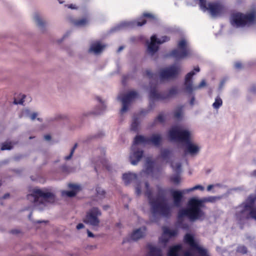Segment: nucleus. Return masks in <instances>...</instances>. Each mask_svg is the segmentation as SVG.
I'll return each mask as SVG.
<instances>
[{
  "label": "nucleus",
  "instance_id": "nucleus-24",
  "mask_svg": "<svg viewBox=\"0 0 256 256\" xmlns=\"http://www.w3.org/2000/svg\"><path fill=\"white\" fill-rule=\"evenodd\" d=\"M147 248L150 250L148 256H162V250L160 248L154 246L150 244L147 245Z\"/></svg>",
  "mask_w": 256,
  "mask_h": 256
},
{
  "label": "nucleus",
  "instance_id": "nucleus-2",
  "mask_svg": "<svg viewBox=\"0 0 256 256\" xmlns=\"http://www.w3.org/2000/svg\"><path fill=\"white\" fill-rule=\"evenodd\" d=\"M144 184L146 189L145 192V195L148 199L152 214L154 216L160 214L166 218L170 217L171 215V210L164 198V190L160 188L158 190V195L162 196V200H160L158 198H154L152 197V190L150 188L148 182H146Z\"/></svg>",
  "mask_w": 256,
  "mask_h": 256
},
{
  "label": "nucleus",
  "instance_id": "nucleus-41",
  "mask_svg": "<svg viewBox=\"0 0 256 256\" xmlns=\"http://www.w3.org/2000/svg\"><path fill=\"white\" fill-rule=\"evenodd\" d=\"M170 40V38L168 36H162L160 38V39H158L157 44H162L164 42H168Z\"/></svg>",
  "mask_w": 256,
  "mask_h": 256
},
{
  "label": "nucleus",
  "instance_id": "nucleus-16",
  "mask_svg": "<svg viewBox=\"0 0 256 256\" xmlns=\"http://www.w3.org/2000/svg\"><path fill=\"white\" fill-rule=\"evenodd\" d=\"M133 144L132 146V152L131 153L130 156V163L132 165H136L138 162L144 156V151L139 148L136 149Z\"/></svg>",
  "mask_w": 256,
  "mask_h": 256
},
{
  "label": "nucleus",
  "instance_id": "nucleus-3",
  "mask_svg": "<svg viewBox=\"0 0 256 256\" xmlns=\"http://www.w3.org/2000/svg\"><path fill=\"white\" fill-rule=\"evenodd\" d=\"M256 20V16L254 12L248 14L237 12L232 15L231 23L236 27H244L254 24Z\"/></svg>",
  "mask_w": 256,
  "mask_h": 256
},
{
  "label": "nucleus",
  "instance_id": "nucleus-45",
  "mask_svg": "<svg viewBox=\"0 0 256 256\" xmlns=\"http://www.w3.org/2000/svg\"><path fill=\"white\" fill-rule=\"evenodd\" d=\"M26 96L24 94L22 95V98L20 100H17L16 99H14V104H22L24 102V98H26Z\"/></svg>",
  "mask_w": 256,
  "mask_h": 256
},
{
  "label": "nucleus",
  "instance_id": "nucleus-23",
  "mask_svg": "<svg viewBox=\"0 0 256 256\" xmlns=\"http://www.w3.org/2000/svg\"><path fill=\"white\" fill-rule=\"evenodd\" d=\"M186 150L185 152H188L190 154H196L199 151V148L196 145L192 143L191 140L186 144Z\"/></svg>",
  "mask_w": 256,
  "mask_h": 256
},
{
  "label": "nucleus",
  "instance_id": "nucleus-22",
  "mask_svg": "<svg viewBox=\"0 0 256 256\" xmlns=\"http://www.w3.org/2000/svg\"><path fill=\"white\" fill-rule=\"evenodd\" d=\"M145 230V227H144L142 229L140 228L134 230L130 236V238L132 240H136L140 238H143L144 235Z\"/></svg>",
  "mask_w": 256,
  "mask_h": 256
},
{
  "label": "nucleus",
  "instance_id": "nucleus-28",
  "mask_svg": "<svg viewBox=\"0 0 256 256\" xmlns=\"http://www.w3.org/2000/svg\"><path fill=\"white\" fill-rule=\"evenodd\" d=\"M104 48V46L101 45L99 42L93 44L91 46L89 50V52H94L96 54H98V53L102 51Z\"/></svg>",
  "mask_w": 256,
  "mask_h": 256
},
{
  "label": "nucleus",
  "instance_id": "nucleus-27",
  "mask_svg": "<svg viewBox=\"0 0 256 256\" xmlns=\"http://www.w3.org/2000/svg\"><path fill=\"white\" fill-rule=\"evenodd\" d=\"M102 166V168H106L108 170H110V166L108 164V161L106 159H102L100 162H97L94 166L96 172L98 171V168Z\"/></svg>",
  "mask_w": 256,
  "mask_h": 256
},
{
  "label": "nucleus",
  "instance_id": "nucleus-25",
  "mask_svg": "<svg viewBox=\"0 0 256 256\" xmlns=\"http://www.w3.org/2000/svg\"><path fill=\"white\" fill-rule=\"evenodd\" d=\"M182 250L181 244H176L170 247L168 251V256H180L179 252Z\"/></svg>",
  "mask_w": 256,
  "mask_h": 256
},
{
  "label": "nucleus",
  "instance_id": "nucleus-1",
  "mask_svg": "<svg viewBox=\"0 0 256 256\" xmlns=\"http://www.w3.org/2000/svg\"><path fill=\"white\" fill-rule=\"evenodd\" d=\"M220 198V196H210L201 199L192 198L188 201L187 208H182L178 210V218L180 220L186 217L192 222L202 220L205 216V212L202 209L205 207L204 204L214 203Z\"/></svg>",
  "mask_w": 256,
  "mask_h": 256
},
{
  "label": "nucleus",
  "instance_id": "nucleus-44",
  "mask_svg": "<svg viewBox=\"0 0 256 256\" xmlns=\"http://www.w3.org/2000/svg\"><path fill=\"white\" fill-rule=\"evenodd\" d=\"M206 86V82L204 80H202V82L200 83V84L196 86H194V90L200 89Z\"/></svg>",
  "mask_w": 256,
  "mask_h": 256
},
{
  "label": "nucleus",
  "instance_id": "nucleus-34",
  "mask_svg": "<svg viewBox=\"0 0 256 256\" xmlns=\"http://www.w3.org/2000/svg\"><path fill=\"white\" fill-rule=\"evenodd\" d=\"M154 168V162L151 160H147L146 172L150 174L152 172Z\"/></svg>",
  "mask_w": 256,
  "mask_h": 256
},
{
  "label": "nucleus",
  "instance_id": "nucleus-15",
  "mask_svg": "<svg viewBox=\"0 0 256 256\" xmlns=\"http://www.w3.org/2000/svg\"><path fill=\"white\" fill-rule=\"evenodd\" d=\"M224 6L219 2H210L208 4V10L213 16L220 14L223 12Z\"/></svg>",
  "mask_w": 256,
  "mask_h": 256
},
{
  "label": "nucleus",
  "instance_id": "nucleus-37",
  "mask_svg": "<svg viewBox=\"0 0 256 256\" xmlns=\"http://www.w3.org/2000/svg\"><path fill=\"white\" fill-rule=\"evenodd\" d=\"M12 148V145L11 142H4L2 144V146H1V150H10Z\"/></svg>",
  "mask_w": 256,
  "mask_h": 256
},
{
  "label": "nucleus",
  "instance_id": "nucleus-32",
  "mask_svg": "<svg viewBox=\"0 0 256 256\" xmlns=\"http://www.w3.org/2000/svg\"><path fill=\"white\" fill-rule=\"evenodd\" d=\"M164 234L168 235L170 237L174 236L177 235L178 232L176 230H170L167 228H164Z\"/></svg>",
  "mask_w": 256,
  "mask_h": 256
},
{
  "label": "nucleus",
  "instance_id": "nucleus-46",
  "mask_svg": "<svg viewBox=\"0 0 256 256\" xmlns=\"http://www.w3.org/2000/svg\"><path fill=\"white\" fill-rule=\"evenodd\" d=\"M145 76H147L148 77L150 78H153V76H154V74L150 71V70H146L145 72V74H144Z\"/></svg>",
  "mask_w": 256,
  "mask_h": 256
},
{
  "label": "nucleus",
  "instance_id": "nucleus-17",
  "mask_svg": "<svg viewBox=\"0 0 256 256\" xmlns=\"http://www.w3.org/2000/svg\"><path fill=\"white\" fill-rule=\"evenodd\" d=\"M155 17L152 14L144 12L142 16L138 18L136 20L132 22L134 26H142L145 24L147 21H152L154 20Z\"/></svg>",
  "mask_w": 256,
  "mask_h": 256
},
{
  "label": "nucleus",
  "instance_id": "nucleus-5",
  "mask_svg": "<svg viewBox=\"0 0 256 256\" xmlns=\"http://www.w3.org/2000/svg\"><path fill=\"white\" fill-rule=\"evenodd\" d=\"M150 98L152 100H164L174 97L178 94L176 86H173L168 90L167 92L159 93L157 92V84L150 82Z\"/></svg>",
  "mask_w": 256,
  "mask_h": 256
},
{
  "label": "nucleus",
  "instance_id": "nucleus-26",
  "mask_svg": "<svg viewBox=\"0 0 256 256\" xmlns=\"http://www.w3.org/2000/svg\"><path fill=\"white\" fill-rule=\"evenodd\" d=\"M137 178L136 174L130 172L124 174L122 176V180L126 185L128 184Z\"/></svg>",
  "mask_w": 256,
  "mask_h": 256
},
{
  "label": "nucleus",
  "instance_id": "nucleus-52",
  "mask_svg": "<svg viewBox=\"0 0 256 256\" xmlns=\"http://www.w3.org/2000/svg\"><path fill=\"white\" fill-rule=\"evenodd\" d=\"M96 100L100 102L102 104V106L104 107L103 108V110H104L105 108H106V106H104V104H103V102L102 101V100H101V98L98 97V96H97L96 97Z\"/></svg>",
  "mask_w": 256,
  "mask_h": 256
},
{
  "label": "nucleus",
  "instance_id": "nucleus-12",
  "mask_svg": "<svg viewBox=\"0 0 256 256\" xmlns=\"http://www.w3.org/2000/svg\"><path fill=\"white\" fill-rule=\"evenodd\" d=\"M28 198H34V202L36 203L38 202L40 198H42L44 200H48V199L54 200V194L50 192H44L40 189H34L32 193L27 196Z\"/></svg>",
  "mask_w": 256,
  "mask_h": 256
},
{
  "label": "nucleus",
  "instance_id": "nucleus-11",
  "mask_svg": "<svg viewBox=\"0 0 256 256\" xmlns=\"http://www.w3.org/2000/svg\"><path fill=\"white\" fill-rule=\"evenodd\" d=\"M101 214V212L98 208H92L87 212L84 222L92 226H98L100 223L98 216Z\"/></svg>",
  "mask_w": 256,
  "mask_h": 256
},
{
  "label": "nucleus",
  "instance_id": "nucleus-33",
  "mask_svg": "<svg viewBox=\"0 0 256 256\" xmlns=\"http://www.w3.org/2000/svg\"><path fill=\"white\" fill-rule=\"evenodd\" d=\"M34 18L37 24V25L38 26H45L46 22L44 21L41 18L40 16L38 14H36L34 16Z\"/></svg>",
  "mask_w": 256,
  "mask_h": 256
},
{
  "label": "nucleus",
  "instance_id": "nucleus-59",
  "mask_svg": "<svg viewBox=\"0 0 256 256\" xmlns=\"http://www.w3.org/2000/svg\"><path fill=\"white\" fill-rule=\"evenodd\" d=\"M10 196V194L8 193L6 194L2 197V198L6 199Z\"/></svg>",
  "mask_w": 256,
  "mask_h": 256
},
{
  "label": "nucleus",
  "instance_id": "nucleus-39",
  "mask_svg": "<svg viewBox=\"0 0 256 256\" xmlns=\"http://www.w3.org/2000/svg\"><path fill=\"white\" fill-rule=\"evenodd\" d=\"M165 118L162 114H160L158 116L154 119V122L156 123L158 122L160 123H163L164 122Z\"/></svg>",
  "mask_w": 256,
  "mask_h": 256
},
{
  "label": "nucleus",
  "instance_id": "nucleus-64",
  "mask_svg": "<svg viewBox=\"0 0 256 256\" xmlns=\"http://www.w3.org/2000/svg\"><path fill=\"white\" fill-rule=\"evenodd\" d=\"M252 174L256 176V170H254L253 172H252Z\"/></svg>",
  "mask_w": 256,
  "mask_h": 256
},
{
  "label": "nucleus",
  "instance_id": "nucleus-35",
  "mask_svg": "<svg viewBox=\"0 0 256 256\" xmlns=\"http://www.w3.org/2000/svg\"><path fill=\"white\" fill-rule=\"evenodd\" d=\"M222 101L221 98L218 96L215 98V102L212 104V106L215 109H218L222 105Z\"/></svg>",
  "mask_w": 256,
  "mask_h": 256
},
{
  "label": "nucleus",
  "instance_id": "nucleus-57",
  "mask_svg": "<svg viewBox=\"0 0 256 256\" xmlns=\"http://www.w3.org/2000/svg\"><path fill=\"white\" fill-rule=\"evenodd\" d=\"M44 139L46 140H50L51 139V136L50 134H46L44 136Z\"/></svg>",
  "mask_w": 256,
  "mask_h": 256
},
{
  "label": "nucleus",
  "instance_id": "nucleus-6",
  "mask_svg": "<svg viewBox=\"0 0 256 256\" xmlns=\"http://www.w3.org/2000/svg\"><path fill=\"white\" fill-rule=\"evenodd\" d=\"M196 190H203L204 188L202 186L196 185L192 188L182 190H171L170 193L173 198L174 206L177 208L180 207L183 202L184 194L188 193Z\"/></svg>",
  "mask_w": 256,
  "mask_h": 256
},
{
  "label": "nucleus",
  "instance_id": "nucleus-29",
  "mask_svg": "<svg viewBox=\"0 0 256 256\" xmlns=\"http://www.w3.org/2000/svg\"><path fill=\"white\" fill-rule=\"evenodd\" d=\"M89 22L88 18H84L79 20H76L73 21L74 24L78 26H86Z\"/></svg>",
  "mask_w": 256,
  "mask_h": 256
},
{
  "label": "nucleus",
  "instance_id": "nucleus-9",
  "mask_svg": "<svg viewBox=\"0 0 256 256\" xmlns=\"http://www.w3.org/2000/svg\"><path fill=\"white\" fill-rule=\"evenodd\" d=\"M184 242L188 244L192 250H196L200 256H210L206 249L200 246L194 240V237L191 234H186L184 236Z\"/></svg>",
  "mask_w": 256,
  "mask_h": 256
},
{
  "label": "nucleus",
  "instance_id": "nucleus-55",
  "mask_svg": "<svg viewBox=\"0 0 256 256\" xmlns=\"http://www.w3.org/2000/svg\"><path fill=\"white\" fill-rule=\"evenodd\" d=\"M87 233H88V237H90V238L94 237V234L88 230H87Z\"/></svg>",
  "mask_w": 256,
  "mask_h": 256
},
{
  "label": "nucleus",
  "instance_id": "nucleus-61",
  "mask_svg": "<svg viewBox=\"0 0 256 256\" xmlns=\"http://www.w3.org/2000/svg\"><path fill=\"white\" fill-rule=\"evenodd\" d=\"M194 70L196 71V72H199L200 70V68L198 66H196L194 68Z\"/></svg>",
  "mask_w": 256,
  "mask_h": 256
},
{
  "label": "nucleus",
  "instance_id": "nucleus-8",
  "mask_svg": "<svg viewBox=\"0 0 256 256\" xmlns=\"http://www.w3.org/2000/svg\"><path fill=\"white\" fill-rule=\"evenodd\" d=\"M162 142V136L158 134H153L150 137H145L141 135H137L134 138V144H152L156 146H159Z\"/></svg>",
  "mask_w": 256,
  "mask_h": 256
},
{
  "label": "nucleus",
  "instance_id": "nucleus-47",
  "mask_svg": "<svg viewBox=\"0 0 256 256\" xmlns=\"http://www.w3.org/2000/svg\"><path fill=\"white\" fill-rule=\"evenodd\" d=\"M61 169H62V170L64 172H66V173H69L70 172V168H69L68 166H66V165H64V166H62Z\"/></svg>",
  "mask_w": 256,
  "mask_h": 256
},
{
  "label": "nucleus",
  "instance_id": "nucleus-31",
  "mask_svg": "<svg viewBox=\"0 0 256 256\" xmlns=\"http://www.w3.org/2000/svg\"><path fill=\"white\" fill-rule=\"evenodd\" d=\"M182 108L183 106H178L176 109L174 110V118L176 120H179L182 118Z\"/></svg>",
  "mask_w": 256,
  "mask_h": 256
},
{
  "label": "nucleus",
  "instance_id": "nucleus-48",
  "mask_svg": "<svg viewBox=\"0 0 256 256\" xmlns=\"http://www.w3.org/2000/svg\"><path fill=\"white\" fill-rule=\"evenodd\" d=\"M234 68L236 69L240 70L242 68V64L240 62H237L234 64Z\"/></svg>",
  "mask_w": 256,
  "mask_h": 256
},
{
  "label": "nucleus",
  "instance_id": "nucleus-36",
  "mask_svg": "<svg viewBox=\"0 0 256 256\" xmlns=\"http://www.w3.org/2000/svg\"><path fill=\"white\" fill-rule=\"evenodd\" d=\"M138 122L137 118L134 117L131 124V130L136 132L138 130Z\"/></svg>",
  "mask_w": 256,
  "mask_h": 256
},
{
  "label": "nucleus",
  "instance_id": "nucleus-19",
  "mask_svg": "<svg viewBox=\"0 0 256 256\" xmlns=\"http://www.w3.org/2000/svg\"><path fill=\"white\" fill-rule=\"evenodd\" d=\"M171 167L173 168L174 170L178 173L176 175L172 176L170 178V182L175 184H178L180 182V177L179 175L181 171V164L180 162L176 163L174 166L172 163L170 164Z\"/></svg>",
  "mask_w": 256,
  "mask_h": 256
},
{
  "label": "nucleus",
  "instance_id": "nucleus-21",
  "mask_svg": "<svg viewBox=\"0 0 256 256\" xmlns=\"http://www.w3.org/2000/svg\"><path fill=\"white\" fill-rule=\"evenodd\" d=\"M158 38L155 35H154L150 38V42L148 46V51L152 54L156 52L158 49V46L157 44Z\"/></svg>",
  "mask_w": 256,
  "mask_h": 256
},
{
  "label": "nucleus",
  "instance_id": "nucleus-14",
  "mask_svg": "<svg viewBox=\"0 0 256 256\" xmlns=\"http://www.w3.org/2000/svg\"><path fill=\"white\" fill-rule=\"evenodd\" d=\"M256 201V195H250L244 204V210H250L249 214L250 216L256 220V204L254 206Z\"/></svg>",
  "mask_w": 256,
  "mask_h": 256
},
{
  "label": "nucleus",
  "instance_id": "nucleus-43",
  "mask_svg": "<svg viewBox=\"0 0 256 256\" xmlns=\"http://www.w3.org/2000/svg\"><path fill=\"white\" fill-rule=\"evenodd\" d=\"M96 190L98 196H104L106 192L104 190L102 189L100 187L98 186H96Z\"/></svg>",
  "mask_w": 256,
  "mask_h": 256
},
{
  "label": "nucleus",
  "instance_id": "nucleus-50",
  "mask_svg": "<svg viewBox=\"0 0 256 256\" xmlns=\"http://www.w3.org/2000/svg\"><path fill=\"white\" fill-rule=\"evenodd\" d=\"M10 232L14 234H20V231L18 230L14 229V230H10Z\"/></svg>",
  "mask_w": 256,
  "mask_h": 256
},
{
  "label": "nucleus",
  "instance_id": "nucleus-30",
  "mask_svg": "<svg viewBox=\"0 0 256 256\" xmlns=\"http://www.w3.org/2000/svg\"><path fill=\"white\" fill-rule=\"evenodd\" d=\"M172 152L168 148H164L161 150L160 156L164 160L169 158L172 154Z\"/></svg>",
  "mask_w": 256,
  "mask_h": 256
},
{
  "label": "nucleus",
  "instance_id": "nucleus-63",
  "mask_svg": "<svg viewBox=\"0 0 256 256\" xmlns=\"http://www.w3.org/2000/svg\"><path fill=\"white\" fill-rule=\"evenodd\" d=\"M70 34V32H68L63 37V38H64L66 36H68V35Z\"/></svg>",
  "mask_w": 256,
  "mask_h": 256
},
{
  "label": "nucleus",
  "instance_id": "nucleus-13",
  "mask_svg": "<svg viewBox=\"0 0 256 256\" xmlns=\"http://www.w3.org/2000/svg\"><path fill=\"white\" fill-rule=\"evenodd\" d=\"M138 96V92L136 91L132 90L126 94L122 95L121 98H120L122 104V106L120 110L122 113L128 110L130 102Z\"/></svg>",
  "mask_w": 256,
  "mask_h": 256
},
{
  "label": "nucleus",
  "instance_id": "nucleus-58",
  "mask_svg": "<svg viewBox=\"0 0 256 256\" xmlns=\"http://www.w3.org/2000/svg\"><path fill=\"white\" fill-rule=\"evenodd\" d=\"M194 100H195L194 97L192 96L190 100V105L192 106L194 104Z\"/></svg>",
  "mask_w": 256,
  "mask_h": 256
},
{
  "label": "nucleus",
  "instance_id": "nucleus-7",
  "mask_svg": "<svg viewBox=\"0 0 256 256\" xmlns=\"http://www.w3.org/2000/svg\"><path fill=\"white\" fill-rule=\"evenodd\" d=\"M168 135L172 140L186 144L190 140V132L188 130H179L173 128L168 132Z\"/></svg>",
  "mask_w": 256,
  "mask_h": 256
},
{
  "label": "nucleus",
  "instance_id": "nucleus-40",
  "mask_svg": "<svg viewBox=\"0 0 256 256\" xmlns=\"http://www.w3.org/2000/svg\"><path fill=\"white\" fill-rule=\"evenodd\" d=\"M199 4L200 8L204 11H206L208 10V5L206 4V0H199Z\"/></svg>",
  "mask_w": 256,
  "mask_h": 256
},
{
  "label": "nucleus",
  "instance_id": "nucleus-53",
  "mask_svg": "<svg viewBox=\"0 0 256 256\" xmlns=\"http://www.w3.org/2000/svg\"><path fill=\"white\" fill-rule=\"evenodd\" d=\"M184 256H193V254L190 252L186 251L184 252Z\"/></svg>",
  "mask_w": 256,
  "mask_h": 256
},
{
  "label": "nucleus",
  "instance_id": "nucleus-51",
  "mask_svg": "<svg viewBox=\"0 0 256 256\" xmlns=\"http://www.w3.org/2000/svg\"><path fill=\"white\" fill-rule=\"evenodd\" d=\"M250 92L253 93L256 92V86L252 85L250 88Z\"/></svg>",
  "mask_w": 256,
  "mask_h": 256
},
{
  "label": "nucleus",
  "instance_id": "nucleus-54",
  "mask_svg": "<svg viewBox=\"0 0 256 256\" xmlns=\"http://www.w3.org/2000/svg\"><path fill=\"white\" fill-rule=\"evenodd\" d=\"M84 225L82 223H80L76 226V228L78 230H80L84 228Z\"/></svg>",
  "mask_w": 256,
  "mask_h": 256
},
{
  "label": "nucleus",
  "instance_id": "nucleus-4",
  "mask_svg": "<svg viewBox=\"0 0 256 256\" xmlns=\"http://www.w3.org/2000/svg\"><path fill=\"white\" fill-rule=\"evenodd\" d=\"M177 46L178 48H174L168 54V56L172 57L176 60H182L192 54V50L186 40L182 39L180 40Z\"/></svg>",
  "mask_w": 256,
  "mask_h": 256
},
{
  "label": "nucleus",
  "instance_id": "nucleus-49",
  "mask_svg": "<svg viewBox=\"0 0 256 256\" xmlns=\"http://www.w3.org/2000/svg\"><path fill=\"white\" fill-rule=\"evenodd\" d=\"M136 192L137 195H140L141 194V188L139 184L136 187Z\"/></svg>",
  "mask_w": 256,
  "mask_h": 256
},
{
  "label": "nucleus",
  "instance_id": "nucleus-62",
  "mask_svg": "<svg viewBox=\"0 0 256 256\" xmlns=\"http://www.w3.org/2000/svg\"><path fill=\"white\" fill-rule=\"evenodd\" d=\"M68 8H72V9L74 8V7L73 6V5H72V4H70V5H69V6H68Z\"/></svg>",
  "mask_w": 256,
  "mask_h": 256
},
{
  "label": "nucleus",
  "instance_id": "nucleus-56",
  "mask_svg": "<svg viewBox=\"0 0 256 256\" xmlns=\"http://www.w3.org/2000/svg\"><path fill=\"white\" fill-rule=\"evenodd\" d=\"M37 116V114L36 112H34L30 116V118L32 120H34Z\"/></svg>",
  "mask_w": 256,
  "mask_h": 256
},
{
  "label": "nucleus",
  "instance_id": "nucleus-18",
  "mask_svg": "<svg viewBox=\"0 0 256 256\" xmlns=\"http://www.w3.org/2000/svg\"><path fill=\"white\" fill-rule=\"evenodd\" d=\"M195 74L194 71H191L188 73L184 78V86L185 90L188 94H191L194 90V86L192 84V77Z\"/></svg>",
  "mask_w": 256,
  "mask_h": 256
},
{
  "label": "nucleus",
  "instance_id": "nucleus-38",
  "mask_svg": "<svg viewBox=\"0 0 256 256\" xmlns=\"http://www.w3.org/2000/svg\"><path fill=\"white\" fill-rule=\"evenodd\" d=\"M236 251L242 254H246L248 252V249L244 246H239L237 248Z\"/></svg>",
  "mask_w": 256,
  "mask_h": 256
},
{
  "label": "nucleus",
  "instance_id": "nucleus-20",
  "mask_svg": "<svg viewBox=\"0 0 256 256\" xmlns=\"http://www.w3.org/2000/svg\"><path fill=\"white\" fill-rule=\"evenodd\" d=\"M68 188L71 189V190H64L62 192V194L70 198L74 196L81 190L80 186L79 185L74 184H69Z\"/></svg>",
  "mask_w": 256,
  "mask_h": 256
},
{
  "label": "nucleus",
  "instance_id": "nucleus-42",
  "mask_svg": "<svg viewBox=\"0 0 256 256\" xmlns=\"http://www.w3.org/2000/svg\"><path fill=\"white\" fill-rule=\"evenodd\" d=\"M77 146H78L77 144H74V146L72 147V150H70V154L68 156H65V158H64L65 160H70L72 158V157L74 152V150L77 147Z\"/></svg>",
  "mask_w": 256,
  "mask_h": 256
},
{
  "label": "nucleus",
  "instance_id": "nucleus-60",
  "mask_svg": "<svg viewBox=\"0 0 256 256\" xmlns=\"http://www.w3.org/2000/svg\"><path fill=\"white\" fill-rule=\"evenodd\" d=\"M213 188V186L212 184L208 185L207 187V190L210 191L212 190V188Z\"/></svg>",
  "mask_w": 256,
  "mask_h": 256
},
{
  "label": "nucleus",
  "instance_id": "nucleus-10",
  "mask_svg": "<svg viewBox=\"0 0 256 256\" xmlns=\"http://www.w3.org/2000/svg\"><path fill=\"white\" fill-rule=\"evenodd\" d=\"M180 68L175 65L162 69L160 72V77L162 80H168L176 78L179 74Z\"/></svg>",
  "mask_w": 256,
  "mask_h": 256
}]
</instances>
